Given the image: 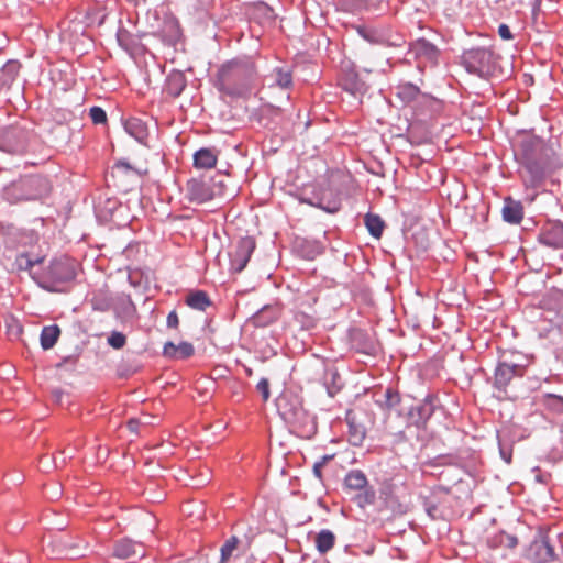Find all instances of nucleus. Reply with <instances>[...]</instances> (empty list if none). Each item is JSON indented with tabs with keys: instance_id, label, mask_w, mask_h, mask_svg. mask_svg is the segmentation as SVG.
Returning <instances> with one entry per match:
<instances>
[{
	"instance_id": "obj_1",
	"label": "nucleus",
	"mask_w": 563,
	"mask_h": 563,
	"mask_svg": "<svg viewBox=\"0 0 563 563\" xmlns=\"http://www.w3.org/2000/svg\"><path fill=\"white\" fill-rule=\"evenodd\" d=\"M518 173L527 188L539 187L548 174V157L543 142L538 137H527L516 152Z\"/></svg>"
},
{
	"instance_id": "obj_2",
	"label": "nucleus",
	"mask_w": 563,
	"mask_h": 563,
	"mask_svg": "<svg viewBox=\"0 0 563 563\" xmlns=\"http://www.w3.org/2000/svg\"><path fill=\"white\" fill-rule=\"evenodd\" d=\"M255 75L256 68L252 58H234L219 68L216 87L229 96L240 97L250 89Z\"/></svg>"
},
{
	"instance_id": "obj_3",
	"label": "nucleus",
	"mask_w": 563,
	"mask_h": 563,
	"mask_svg": "<svg viewBox=\"0 0 563 563\" xmlns=\"http://www.w3.org/2000/svg\"><path fill=\"white\" fill-rule=\"evenodd\" d=\"M276 406L282 418L296 428L301 437L311 438L316 434V418L303 408L298 395L284 393L277 398Z\"/></svg>"
},
{
	"instance_id": "obj_4",
	"label": "nucleus",
	"mask_w": 563,
	"mask_h": 563,
	"mask_svg": "<svg viewBox=\"0 0 563 563\" xmlns=\"http://www.w3.org/2000/svg\"><path fill=\"white\" fill-rule=\"evenodd\" d=\"M51 190L48 180L40 175H31L12 181L3 189V197L10 203L38 200Z\"/></svg>"
},
{
	"instance_id": "obj_5",
	"label": "nucleus",
	"mask_w": 563,
	"mask_h": 563,
	"mask_svg": "<svg viewBox=\"0 0 563 563\" xmlns=\"http://www.w3.org/2000/svg\"><path fill=\"white\" fill-rule=\"evenodd\" d=\"M498 56L486 47H474L467 49L462 55V64L470 74L482 78L493 76L498 66Z\"/></svg>"
},
{
	"instance_id": "obj_6",
	"label": "nucleus",
	"mask_w": 563,
	"mask_h": 563,
	"mask_svg": "<svg viewBox=\"0 0 563 563\" xmlns=\"http://www.w3.org/2000/svg\"><path fill=\"white\" fill-rule=\"evenodd\" d=\"M33 137V130L26 123L18 122L3 126L0 131V151L22 154L30 148Z\"/></svg>"
},
{
	"instance_id": "obj_7",
	"label": "nucleus",
	"mask_w": 563,
	"mask_h": 563,
	"mask_svg": "<svg viewBox=\"0 0 563 563\" xmlns=\"http://www.w3.org/2000/svg\"><path fill=\"white\" fill-rule=\"evenodd\" d=\"M75 276V263L70 258H55L46 268L40 285L44 289L55 290L56 285L70 282Z\"/></svg>"
},
{
	"instance_id": "obj_8",
	"label": "nucleus",
	"mask_w": 563,
	"mask_h": 563,
	"mask_svg": "<svg viewBox=\"0 0 563 563\" xmlns=\"http://www.w3.org/2000/svg\"><path fill=\"white\" fill-rule=\"evenodd\" d=\"M186 196L191 202L203 203L223 195V181L211 178H192L186 185Z\"/></svg>"
},
{
	"instance_id": "obj_9",
	"label": "nucleus",
	"mask_w": 563,
	"mask_h": 563,
	"mask_svg": "<svg viewBox=\"0 0 563 563\" xmlns=\"http://www.w3.org/2000/svg\"><path fill=\"white\" fill-rule=\"evenodd\" d=\"M525 366L508 361H499L494 374V387L498 390H505L511 379L516 376H522Z\"/></svg>"
},
{
	"instance_id": "obj_10",
	"label": "nucleus",
	"mask_w": 563,
	"mask_h": 563,
	"mask_svg": "<svg viewBox=\"0 0 563 563\" xmlns=\"http://www.w3.org/2000/svg\"><path fill=\"white\" fill-rule=\"evenodd\" d=\"M527 558L534 563H549L555 560L553 547L548 537L540 536L534 539L528 550Z\"/></svg>"
},
{
	"instance_id": "obj_11",
	"label": "nucleus",
	"mask_w": 563,
	"mask_h": 563,
	"mask_svg": "<svg viewBox=\"0 0 563 563\" xmlns=\"http://www.w3.org/2000/svg\"><path fill=\"white\" fill-rule=\"evenodd\" d=\"M254 250L255 241L252 236L241 238L236 243L234 252L231 254L232 268L238 273L242 272L246 267Z\"/></svg>"
},
{
	"instance_id": "obj_12",
	"label": "nucleus",
	"mask_w": 563,
	"mask_h": 563,
	"mask_svg": "<svg viewBox=\"0 0 563 563\" xmlns=\"http://www.w3.org/2000/svg\"><path fill=\"white\" fill-rule=\"evenodd\" d=\"M145 554L144 545L129 538H122L113 544L112 555L119 560H128L136 556L144 558Z\"/></svg>"
},
{
	"instance_id": "obj_13",
	"label": "nucleus",
	"mask_w": 563,
	"mask_h": 563,
	"mask_svg": "<svg viewBox=\"0 0 563 563\" xmlns=\"http://www.w3.org/2000/svg\"><path fill=\"white\" fill-rule=\"evenodd\" d=\"M435 409L434 398L428 396L420 404L411 407L409 411V419L412 424L418 428L424 427L427 421L431 418Z\"/></svg>"
},
{
	"instance_id": "obj_14",
	"label": "nucleus",
	"mask_w": 563,
	"mask_h": 563,
	"mask_svg": "<svg viewBox=\"0 0 563 563\" xmlns=\"http://www.w3.org/2000/svg\"><path fill=\"white\" fill-rule=\"evenodd\" d=\"M294 250L306 260H314L323 252V246L316 240L297 238L294 243Z\"/></svg>"
},
{
	"instance_id": "obj_15",
	"label": "nucleus",
	"mask_w": 563,
	"mask_h": 563,
	"mask_svg": "<svg viewBox=\"0 0 563 563\" xmlns=\"http://www.w3.org/2000/svg\"><path fill=\"white\" fill-rule=\"evenodd\" d=\"M539 241L555 249L563 247V223L553 222L539 236Z\"/></svg>"
},
{
	"instance_id": "obj_16",
	"label": "nucleus",
	"mask_w": 563,
	"mask_h": 563,
	"mask_svg": "<svg viewBox=\"0 0 563 563\" xmlns=\"http://www.w3.org/2000/svg\"><path fill=\"white\" fill-rule=\"evenodd\" d=\"M271 87L288 89L292 86V73L288 67H275L267 76Z\"/></svg>"
},
{
	"instance_id": "obj_17",
	"label": "nucleus",
	"mask_w": 563,
	"mask_h": 563,
	"mask_svg": "<svg viewBox=\"0 0 563 563\" xmlns=\"http://www.w3.org/2000/svg\"><path fill=\"white\" fill-rule=\"evenodd\" d=\"M503 219L510 224H518L523 217V208L519 201L506 198L501 209Z\"/></svg>"
},
{
	"instance_id": "obj_18",
	"label": "nucleus",
	"mask_w": 563,
	"mask_h": 563,
	"mask_svg": "<svg viewBox=\"0 0 563 563\" xmlns=\"http://www.w3.org/2000/svg\"><path fill=\"white\" fill-rule=\"evenodd\" d=\"M194 352V345L189 342H180L176 345L169 341L163 347V355L169 358H188Z\"/></svg>"
},
{
	"instance_id": "obj_19",
	"label": "nucleus",
	"mask_w": 563,
	"mask_h": 563,
	"mask_svg": "<svg viewBox=\"0 0 563 563\" xmlns=\"http://www.w3.org/2000/svg\"><path fill=\"white\" fill-rule=\"evenodd\" d=\"M323 385L330 397L335 396L344 386V382L335 367H328L323 375Z\"/></svg>"
},
{
	"instance_id": "obj_20",
	"label": "nucleus",
	"mask_w": 563,
	"mask_h": 563,
	"mask_svg": "<svg viewBox=\"0 0 563 563\" xmlns=\"http://www.w3.org/2000/svg\"><path fill=\"white\" fill-rule=\"evenodd\" d=\"M368 486L366 475L360 470L350 471L344 478V488L349 490H362Z\"/></svg>"
},
{
	"instance_id": "obj_21",
	"label": "nucleus",
	"mask_w": 563,
	"mask_h": 563,
	"mask_svg": "<svg viewBox=\"0 0 563 563\" xmlns=\"http://www.w3.org/2000/svg\"><path fill=\"white\" fill-rule=\"evenodd\" d=\"M217 164V152L212 148H200L194 154V165L197 168H212Z\"/></svg>"
},
{
	"instance_id": "obj_22",
	"label": "nucleus",
	"mask_w": 563,
	"mask_h": 563,
	"mask_svg": "<svg viewBox=\"0 0 563 563\" xmlns=\"http://www.w3.org/2000/svg\"><path fill=\"white\" fill-rule=\"evenodd\" d=\"M187 85L181 71H173L166 80V91L172 97H178Z\"/></svg>"
},
{
	"instance_id": "obj_23",
	"label": "nucleus",
	"mask_w": 563,
	"mask_h": 563,
	"mask_svg": "<svg viewBox=\"0 0 563 563\" xmlns=\"http://www.w3.org/2000/svg\"><path fill=\"white\" fill-rule=\"evenodd\" d=\"M64 554L70 559L81 558L87 554L88 544L80 539L63 541Z\"/></svg>"
},
{
	"instance_id": "obj_24",
	"label": "nucleus",
	"mask_w": 563,
	"mask_h": 563,
	"mask_svg": "<svg viewBox=\"0 0 563 563\" xmlns=\"http://www.w3.org/2000/svg\"><path fill=\"white\" fill-rule=\"evenodd\" d=\"M186 303L192 309L205 311L211 305V301L205 291L196 290L188 294Z\"/></svg>"
},
{
	"instance_id": "obj_25",
	"label": "nucleus",
	"mask_w": 563,
	"mask_h": 563,
	"mask_svg": "<svg viewBox=\"0 0 563 563\" xmlns=\"http://www.w3.org/2000/svg\"><path fill=\"white\" fill-rule=\"evenodd\" d=\"M59 334H60V330H59L58 325L54 324V325L44 327L42 329L41 336H40L41 346L44 350L52 349L56 344V342L59 338Z\"/></svg>"
},
{
	"instance_id": "obj_26",
	"label": "nucleus",
	"mask_w": 563,
	"mask_h": 563,
	"mask_svg": "<svg viewBox=\"0 0 563 563\" xmlns=\"http://www.w3.org/2000/svg\"><path fill=\"white\" fill-rule=\"evenodd\" d=\"M420 95V89L411 82H405L396 87V96L406 103L417 100Z\"/></svg>"
},
{
	"instance_id": "obj_27",
	"label": "nucleus",
	"mask_w": 563,
	"mask_h": 563,
	"mask_svg": "<svg viewBox=\"0 0 563 563\" xmlns=\"http://www.w3.org/2000/svg\"><path fill=\"white\" fill-rule=\"evenodd\" d=\"M347 427H349V441L352 445L358 446L363 443L365 439V428L357 423L354 418H347Z\"/></svg>"
},
{
	"instance_id": "obj_28",
	"label": "nucleus",
	"mask_w": 563,
	"mask_h": 563,
	"mask_svg": "<svg viewBox=\"0 0 563 563\" xmlns=\"http://www.w3.org/2000/svg\"><path fill=\"white\" fill-rule=\"evenodd\" d=\"M20 64L16 60H8L0 69V84L11 85L20 71Z\"/></svg>"
},
{
	"instance_id": "obj_29",
	"label": "nucleus",
	"mask_w": 563,
	"mask_h": 563,
	"mask_svg": "<svg viewBox=\"0 0 563 563\" xmlns=\"http://www.w3.org/2000/svg\"><path fill=\"white\" fill-rule=\"evenodd\" d=\"M125 131L134 137L137 142L142 143L147 136L144 123L139 119H130L124 123Z\"/></svg>"
},
{
	"instance_id": "obj_30",
	"label": "nucleus",
	"mask_w": 563,
	"mask_h": 563,
	"mask_svg": "<svg viewBox=\"0 0 563 563\" xmlns=\"http://www.w3.org/2000/svg\"><path fill=\"white\" fill-rule=\"evenodd\" d=\"M342 86L344 90L352 95L363 93L365 91V84L355 73H349L342 78Z\"/></svg>"
},
{
	"instance_id": "obj_31",
	"label": "nucleus",
	"mask_w": 563,
	"mask_h": 563,
	"mask_svg": "<svg viewBox=\"0 0 563 563\" xmlns=\"http://www.w3.org/2000/svg\"><path fill=\"white\" fill-rule=\"evenodd\" d=\"M335 536L332 531L328 529L321 530L316 537V547L321 554H324L328 551H330L333 548Z\"/></svg>"
},
{
	"instance_id": "obj_32",
	"label": "nucleus",
	"mask_w": 563,
	"mask_h": 563,
	"mask_svg": "<svg viewBox=\"0 0 563 563\" xmlns=\"http://www.w3.org/2000/svg\"><path fill=\"white\" fill-rule=\"evenodd\" d=\"M308 202L311 206L318 207V208L327 211L328 213H335L341 208V200L339 197L327 198V197L322 196V197L318 198L317 201L309 200Z\"/></svg>"
},
{
	"instance_id": "obj_33",
	"label": "nucleus",
	"mask_w": 563,
	"mask_h": 563,
	"mask_svg": "<svg viewBox=\"0 0 563 563\" xmlns=\"http://www.w3.org/2000/svg\"><path fill=\"white\" fill-rule=\"evenodd\" d=\"M365 227L369 234L376 239H379L384 230V221L382 218L374 213H367L364 218Z\"/></svg>"
},
{
	"instance_id": "obj_34",
	"label": "nucleus",
	"mask_w": 563,
	"mask_h": 563,
	"mask_svg": "<svg viewBox=\"0 0 563 563\" xmlns=\"http://www.w3.org/2000/svg\"><path fill=\"white\" fill-rule=\"evenodd\" d=\"M413 51L418 56H424L428 59H434L438 56V48L430 42L426 40H419L415 46Z\"/></svg>"
},
{
	"instance_id": "obj_35",
	"label": "nucleus",
	"mask_w": 563,
	"mask_h": 563,
	"mask_svg": "<svg viewBox=\"0 0 563 563\" xmlns=\"http://www.w3.org/2000/svg\"><path fill=\"white\" fill-rule=\"evenodd\" d=\"M42 262V258L40 257H36V258H32L29 254L26 253H20L16 255L15 257V262H14V265L15 267L19 269V271H30L33 268V266L35 264H38Z\"/></svg>"
},
{
	"instance_id": "obj_36",
	"label": "nucleus",
	"mask_w": 563,
	"mask_h": 563,
	"mask_svg": "<svg viewBox=\"0 0 563 563\" xmlns=\"http://www.w3.org/2000/svg\"><path fill=\"white\" fill-rule=\"evenodd\" d=\"M360 493L355 497L356 504L364 508L367 505H373L376 499V493L373 487L366 486V488H363L362 490H358Z\"/></svg>"
},
{
	"instance_id": "obj_37",
	"label": "nucleus",
	"mask_w": 563,
	"mask_h": 563,
	"mask_svg": "<svg viewBox=\"0 0 563 563\" xmlns=\"http://www.w3.org/2000/svg\"><path fill=\"white\" fill-rule=\"evenodd\" d=\"M423 507L427 515L433 520L442 519L444 517L443 511L440 509V503L438 504L435 498L424 499Z\"/></svg>"
},
{
	"instance_id": "obj_38",
	"label": "nucleus",
	"mask_w": 563,
	"mask_h": 563,
	"mask_svg": "<svg viewBox=\"0 0 563 563\" xmlns=\"http://www.w3.org/2000/svg\"><path fill=\"white\" fill-rule=\"evenodd\" d=\"M240 540L238 537H230L224 544L221 547V563H225L232 556L234 550H236Z\"/></svg>"
},
{
	"instance_id": "obj_39",
	"label": "nucleus",
	"mask_w": 563,
	"mask_h": 563,
	"mask_svg": "<svg viewBox=\"0 0 563 563\" xmlns=\"http://www.w3.org/2000/svg\"><path fill=\"white\" fill-rule=\"evenodd\" d=\"M7 334L10 340H16L22 333V327L19 321L13 318L5 319Z\"/></svg>"
},
{
	"instance_id": "obj_40",
	"label": "nucleus",
	"mask_w": 563,
	"mask_h": 563,
	"mask_svg": "<svg viewBox=\"0 0 563 563\" xmlns=\"http://www.w3.org/2000/svg\"><path fill=\"white\" fill-rule=\"evenodd\" d=\"M384 398V407L386 409H393L400 402L399 394L391 388L385 390Z\"/></svg>"
},
{
	"instance_id": "obj_41",
	"label": "nucleus",
	"mask_w": 563,
	"mask_h": 563,
	"mask_svg": "<svg viewBox=\"0 0 563 563\" xmlns=\"http://www.w3.org/2000/svg\"><path fill=\"white\" fill-rule=\"evenodd\" d=\"M107 341L111 347L120 350L125 345L126 338L122 332L113 331L110 333Z\"/></svg>"
},
{
	"instance_id": "obj_42",
	"label": "nucleus",
	"mask_w": 563,
	"mask_h": 563,
	"mask_svg": "<svg viewBox=\"0 0 563 563\" xmlns=\"http://www.w3.org/2000/svg\"><path fill=\"white\" fill-rule=\"evenodd\" d=\"M89 117L95 124H104L107 122L106 111L97 106L89 109Z\"/></svg>"
},
{
	"instance_id": "obj_43",
	"label": "nucleus",
	"mask_w": 563,
	"mask_h": 563,
	"mask_svg": "<svg viewBox=\"0 0 563 563\" xmlns=\"http://www.w3.org/2000/svg\"><path fill=\"white\" fill-rule=\"evenodd\" d=\"M496 541L500 545L506 547L508 549H514L518 544L517 537L505 532H501L498 536H496Z\"/></svg>"
},
{
	"instance_id": "obj_44",
	"label": "nucleus",
	"mask_w": 563,
	"mask_h": 563,
	"mask_svg": "<svg viewBox=\"0 0 563 563\" xmlns=\"http://www.w3.org/2000/svg\"><path fill=\"white\" fill-rule=\"evenodd\" d=\"M254 14L258 13L266 20L274 18V11L264 2H258L254 5Z\"/></svg>"
},
{
	"instance_id": "obj_45",
	"label": "nucleus",
	"mask_w": 563,
	"mask_h": 563,
	"mask_svg": "<svg viewBox=\"0 0 563 563\" xmlns=\"http://www.w3.org/2000/svg\"><path fill=\"white\" fill-rule=\"evenodd\" d=\"M256 389L262 395L263 401H267L269 399V382L267 378H261L256 385Z\"/></svg>"
},
{
	"instance_id": "obj_46",
	"label": "nucleus",
	"mask_w": 563,
	"mask_h": 563,
	"mask_svg": "<svg viewBox=\"0 0 563 563\" xmlns=\"http://www.w3.org/2000/svg\"><path fill=\"white\" fill-rule=\"evenodd\" d=\"M40 463H41L42 470L45 472H48L52 468H57L60 466L55 457H53L52 460H48L46 456H43L41 459Z\"/></svg>"
},
{
	"instance_id": "obj_47",
	"label": "nucleus",
	"mask_w": 563,
	"mask_h": 563,
	"mask_svg": "<svg viewBox=\"0 0 563 563\" xmlns=\"http://www.w3.org/2000/svg\"><path fill=\"white\" fill-rule=\"evenodd\" d=\"M113 172L118 173H130L134 172V169L131 167V165L128 162L120 161L113 166Z\"/></svg>"
},
{
	"instance_id": "obj_48",
	"label": "nucleus",
	"mask_w": 563,
	"mask_h": 563,
	"mask_svg": "<svg viewBox=\"0 0 563 563\" xmlns=\"http://www.w3.org/2000/svg\"><path fill=\"white\" fill-rule=\"evenodd\" d=\"M498 34H499V36H500L503 40H506V41H508V40H511V38H512V34H511V32H510V29H509V26H508V25H506V24H500V25L498 26Z\"/></svg>"
},
{
	"instance_id": "obj_49",
	"label": "nucleus",
	"mask_w": 563,
	"mask_h": 563,
	"mask_svg": "<svg viewBox=\"0 0 563 563\" xmlns=\"http://www.w3.org/2000/svg\"><path fill=\"white\" fill-rule=\"evenodd\" d=\"M167 327L168 328H177L179 324V319L175 310L170 311L167 316Z\"/></svg>"
},
{
	"instance_id": "obj_50",
	"label": "nucleus",
	"mask_w": 563,
	"mask_h": 563,
	"mask_svg": "<svg viewBox=\"0 0 563 563\" xmlns=\"http://www.w3.org/2000/svg\"><path fill=\"white\" fill-rule=\"evenodd\" d=\"M322 468L323 465L318 461L313 464L312 472L318 479H322Z\"/></svg>"
},
{
	"instance_id": "obj_51",
	"label": "nucleus",
	"mask_w": 563,
	"mask_h": 563,
	"mask_svg": "<svg viewBox=\"0 0 563 563\" xmlns=\"http://www.w3.org/2000/svg\"><path fill=\"white\" fill-rule=\"evenodd\" d=\"M75 451H76V449H75V448H74V449H70V450H68V451H67V450H63V451H60V454H63V455H64V457H63V459H62V461H60V464H62V465H63V464H65L66 459H73V457H74V455H75Z\"/></svg>"
},
{
	"instance_id": "obj_52",
	"label": "nucleus",
	"mask_w": 563,
	"mask_h": 563,
	"mask_svg": "<svg viewBox=\"0 0 563 563\" xmlns=\"http://www.w3.org/2000/svg\"><path fill=\"white\" fill-rule=\"evenodd\" d=\"M139 420L136 419H131L129 422H128V426H129V429L131 431H136L137 430V427H139Z\"/></svg>"
},
{
	"instance_id": "obj_53",
	"label": "nucleus",
	"mask_w": 563,
	"mask_h": 563,
	"mask_svg": "<svg viewBox=\"0 0 563 563\" xmlns=\"http://www.w3.org/2000/svg\"><path fill=\"white\" fill-rule=\"evenodd\" d=\"M500 455L503 457V460L506 462V463H510L511 462V454L510 453H506L503 449L500 450Z\"/></svg>"
},
{
	"instance_id": "obj_54",
	"label": "nucleus",
	"mask_w": 563,
	"mask_h": 563,
	"mask_svg": "<svg viewBox=\"0 0 563 563\" xmlns=\"http://www.w3.org/2000/svg\"><path fill=\"white\" fill-rule=\"evenodd\" d=\"M334 455H323L318 462L323 466L333 459Z\"/></svg>"
},
{
	"instance_id": "obj_55",
	"label": "nucleus",
	"mask_w": 563,
	"mask_h": 563,
	"mask_svg": "<svg viewBox=\"0 0 563 563\" xmlns=\"http://www.w3.org/2000/svg\"><path fill=\"white\" fill-rule=\"evenodd\" d=\"M548 397L554 398V399L559 400L560 402L563 401V398L561 396L549 394Z\"/></svg>"
},
{
	"instance_id": "obj_56",
	"label": "nucleus",
	"mask_w": 563,
	"mask_h": 563,
	"mask_svg": "<svg viewBox=\"0 0 563 563\" xmlns=\"http://www.w3.org/2000/svg\"><path fill=\"white\" fill-rule=\"evenodd\" d=\"M56 129H57L58 131H64V130H65V128H64L63 125H57V126H56Z\"/></svg>"
},
{
	"instance_id": "obj_57",
	"label": "nucleus",
	"mask_w": 563,
	"mask_h": 563,
	"mask_svg": "<svg viewBox=\"0 0 563 563\" xmlns=\"http://www.w3.org/2000/svg\"><path fill=\"white\" fill-rule=\"evenodd\" d=\"M362 35H363L364 38L371 41L369 37L366 34L362 33Z\"/></svg>"
}]
</instances>
